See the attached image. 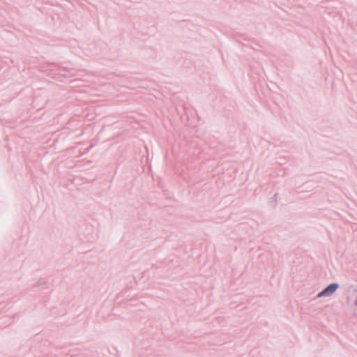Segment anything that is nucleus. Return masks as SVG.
Listing matches in <instances>:
<instances>
[{
  "mask_svg": "<svg viewBox=\"0 0 357 357\" xmlns=\"http://www.w3.org/2000/svg\"><path fill=\"white\" fill-rule=\"evenodd\" d=\"M337 284H331L328 287H326L324 290L320 292L318 294V296H329L333 294L337 289Z\"/></svg>",
  "mask_w": 357,
  "mask_h": 357,
  "instance_id": "obj_1",
  "label": "nucleus"
}]
</instances>
